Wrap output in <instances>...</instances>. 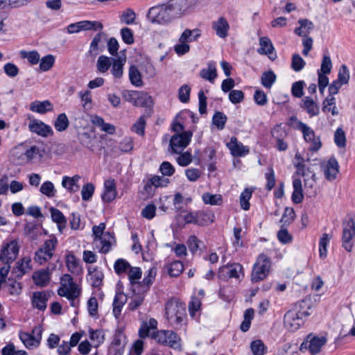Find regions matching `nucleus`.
<instances>
[{
	"mask_svg": "<svg viewBox=\"0 0 355 355\" xmlns=\"http://www.w3.org/2000/svg\"><path fill=\"white\" fill-rule=\"evenodd\" d=\"M311 297H306L295 304L294 308L284 315V324L290 331H295L304 323V318L310 313L309 310L313 307Z\"/></svg>",
	"mask_w": 355,
	"mask_h": 355,
	"instance_id": "f257e3e1",
	"label": "nucleus"
},
{
	"mask_svg": "<svg viewBox=\"0 0 355 355\" xmlns=\"http://www.w3.org/2000/svg\"><path fill=\"white\" fill-rule=\"evenodd\" d=\"M166 317L175 328H180L186 318V309L183 304L175 298L169 300L165 306Z\"/></svg>",
	"mask_w": 355,
	"mask_h": 355,
	"instance_id": "f03ea898",
	"label": "nucleus"
},
{
	"mask_svg": "<svg viewBox=\"0 0 355 355\" xmlns=\"http://www.w3.org/2000/svg\"><path fill=\"white\" fill-rule=\"evenodd\" d=\"M146 17L151 24L161 26L168 25L175 20L166 2L150 8Z\"/></svg>",
	"mask_w": 355,
	"mask_h": 355,
	"instance_id": "7ed1b4c3",
	"label": "nucleus"
},
{
	"mask_svg": "<svg viewBox=\"0 0 355 355\" xmlns=\"http://www.w3.org/2000/svg\"><path fill=\"white\" fill-rule=\"evenodd\" d=\"M271 268V261L269 257L264 254L258 256L251 273V281L253 283L259 282L267 277Z\"/></svg>",
	"mask_w": 355,
	"mask_h": 355,
	"instance_id": "20e7f679",
	"label": "nucleus"
},
{
	"mask_svg": "<svg viewBox=\"0 0 355 355\" xmlns=\"http://www.w3.org/2000/svg\"><path fill=\"white\" fill-rule=\"evenodd\" d=\"M60 284L58 291L60 296L65 297L69 300H76L80 296L81 290L70 275L64 274L60 279Z\"/></svg>",
	"mask_w": 355,
	"mask_h": 355,
	"instance_id": "39448f33",
	"label": "nucleus"
},
{
	"mask_svg": "<svg viewBox=\"0 0 355 355\" xmlns=\"http://www.w3.org/2000/svg\"><path fill=\"white\" fill-rule=\"evenodd\" d=\"M166 3L176 19L189 14L195 5V0H168Z\"/></svg>",
	"mask_w": 355,
	"mask_h": 355,
	"instance_id": "423d86ee",
	"label": "nucleus"
},
{
	"mask_svg": "<svg viewBox=\"0 0 355 355\" xmlns=\"http://www.w3.org/2000/svg\"><path fill=\"white\" fill-rule=\"evenodd\" d=\"M58 244V240L55 236H51L47 239L43 245L35 252L34 260L40 265L44 263L51 259L55 247Z\"/></svg>",
	"mask_w": 355,
	"mask_h": 355,
	"instance_id": "0eeeda50",
	"label": "nucleus"
},
{
	"mask_svg": "<svg viewBox=\"0 0 355 355\" xmlns=\"http://www.w3.org/2000/svg\"><path fill=\"white\" fill-rule=\"evenodd\" d=\"M191 131H184L180 134H175L170 139L169 150L171 153L180 154L187 147L192 137Z\"/></svg>",
	"mask_w": 355,
	"mask_h": 355,
	"instance_id": "6e6552de",
	"label": "nucleus"
},
{
	"mask_svg": "<svg viewBox=\"0 0 355 355\" xmlns=\"http://www.w3.org/2000/svg\"><path fill=\"white\" fill-rule=\"evenodd\" d=\"M326 343L327 338L325 336L319 337L310 334L301 344L300 349L302 352L308 349L312 355H314L320 352L321 347L324 345Z\"/></svg>",
	"mask_w": 355,
	"mask_h": 355,
	"instance_id": "1a4fd4ad",
	"label": "nucleus"
},
{
	"mask_svg": "<svg viewBox=\"0 0 355 355\" xmlns=\"http://www.w3.org/2000/svg\"><path fill=\"white\" fill-rule=\"evenodd\" d=\"M19 245L17 240H12L3 245L0 251V261L3 263H11L18 256Z\"/></svg>",
	"mask_w": 355,
	"mask_h": 355,
	"instance_id": "9d476101",
	"label": "nucleus"
},
{
	"mask_svg": "<svg viewBox=\"0 0 355 355\" xmlns=\"http://www.w3.org/2000/svg\"><path fill=\"white\" fill-rule=\"evenodd\" d=\"M42 331V327L37 325L33 329L31 334L21 332L19 338L27 348L37 347L40 344Z\"/></svg>",
	"mask_w": 355,
	"mask_h": 355,
	"instance_id": "9b49d317",
	"label": "nucleus"
},
{
	"mask_svg": "<svg viewBox=\"0 0 355 355\" xmlns=\"http://www.w3.org/2000/svg\"><path fill=\"white\" fill-rule=\"evenodd\" d=\"M105 229V224L104 223H100L98 225H95L92 228L93 235L95 237V240H99L102 245L101 248V252L103 254L107 253L111 248L110 238H112L110 233L103 234Z\"/></svg>",
	"mask_w": 355,
	"mask_h": 355,
	"instance_id": "f8f14e48",
	"label": "nucleus"
},
{
	"mask_svg": "<svg viewBox=\"0 0 355 355\" xmlns=\"http://www.w3.org/2000/svg\"><path fill=\"white\" fill-rule=\"evenodd\" d=\"M243 273V266L239 263H232L223 266L220 268L218 276L223 279L230 278L239 279Z\"/></svg>",
	"mask_w": 355,
	"mask_h": 355,
	"instance_id": "ddd939ff",
	"label": "nucleus"
},
{
	"mask_svg": "<svg viewBox=\"0 0 355 355\" xmlns=\"http://www.w3.org/2000/svg\"><path fill=\"white\" fill-rule=\"evenodd\" d=\"M298 128L302 131L305 141L311 143L310 150L311 151H317L319 150L322 144L320 138H315L314 131L302 122H299Z\"/></svg>",
	"mask_w": 355,
	"mask_h": 355,
	"instance_id": "4468645a",
	"label": "nucleus"
},
{
	"mask_svg": "<svg viewBox=\"0 0 355 355\" xmlns=\"http://www.w3.org/2000/svg\"><path fill=\"white\" fill-rule=\"evenodd\" d=\"M355 235L354 223L350 220L345 225L343 230L342 241L343 247L347 251L351 252L352 249V241Z\"/></svg>",
	"mask_w": 355,
	"mask_h": 355,
	"instance_id": "2eb2a0df",
	"label": "nucleus"
},
{
	"mask_svg": "<svg viewBox=\"0 0 355 355\" xmlns=\"http://www.w3.org/2000/svg\"><path fill=\"white\" fill-rule=\"evenodd\" d=\"M28 128L31 132L42 137H48L53 134L52 128L49 125L37 119L30 121Z\"/></svg>",
	"mask_w": 355,
	"mask_h": 355,
	"instance_id": "dca6fc26",
	"label": "nucleus"
},
{
	"mask_svg": "<svg viewBox=\"0 0 355 355\" xmlns=\"http://www.w3.org/2000/svg\"><path fill=\"white\" fill-rule=\"evenodd\" d=\"M323 168L325 178L329 181L336 179V175L339 171V166L336 159L331 157L326 164L322 165Z\"/></svg>",
	"mask_w": 355,
	"mask_h": 355,
	"instance_id": "f3484780",
	"label": "nucleus"
},
{
	"mask_svg": "<svg viewBox=\"0 0 355 355\" xmlns=\"http://www.w3.org/2000/svg\"><path fill=\"white\" fill-rule=\"evenodd\" d=\"M300 105L311 117L318 116L320 113V106L317 101L310 96L304 97Z\"/></svg>",
	"mask_w": 355,
	"mask_h": 355,
	"instance_id": "a211bd4d",
	"label": "nucleus"
},
{
	"mask_svg": "<svg viewBox=\"0 0 355 355\" xmlns=\"http://www.w3.org/2000/svg\"><path fill=\"white\" fill-rule=\"evenodd\" d=\"M259 45V53L268 55L271 60H275L277 58V56L275 52V48L271 40L268 37H260Z\"/></svg>",
	"mask_w": 355,
	"mask_h": 355,
	"instance_id": "6ab92c4d",
	"label": "nucleus"
},
{
	"mask_svg": "<svg viewBox=\"0 0 355 355\" xmlns=\"http://www.w3.org/2000/svg\"><path fill=\"white\" fill-rule=\"evenodd\" d=\"M227 146L230 150L231 153L234 157H242L248 154L250 150L248 147L239 142L235 137H232L230 141L227 144Z\"/></svg>",
	"mask_w": 355,
	"mask_h": 355,
	"instance_id": "aec40b11",
	"label": "nucleus"
},
{
	"mask_svg": "<svg viewBox=\"0 0 355 355\" xmlns=\"http://www.w3.org/2000/svg\"><path fill=\"white\" fill-rule=\"evenodd\" d=\"M33 280L35 284L39 287L46 286L51 280L49 269L45 268L35 271L33 274Z\"/></svg>",
	"mask_w": 355,
	"mask_h": 355,
	"instance_id": "412c9836",
	"label": "nucleus"
},
{
	"mask_svg": "<svg viewBox=\"0 0 355 355\" xmlns=\"http://www.w3.org/2000/svg\"><path fill=\"white\" fill-rule=\"evenodd\" d=\"M212 28L219 37L225 38L227 37L230 25L225 17H220L216 21H213Z\"/></svg>",
	"mask_w": 355,
	"mask_h": 355,
	"instance_id": "4be33fe9",
	"label": "nucleus"
},
{
	"mask_svg": "<svg viewBox=\"0 0 355 355\" xmlns=\"http://www.w3.org/2000/svg\"><path fill=\"white\" fill-rule=\"evenodd\" d=\"M49 296L50 295L46 291H37L33 293L32 297L33 306L40 311L45 310Z\"/></svg>",
	"mask_w": 355,
	"mask_h": 355,
	"instance_id": "5701e85b",
	"label": "nucleus"
},
{
	"mask_svg": "<svg viewBox=\"0 0 355 355\" xmlns=\"http://www.w3.org/2000/svg\"><path fill=\"white\" fill-rule=\"evenodd\" d=\"M31 259L30 257H24L20 261L17 263V266L12 270V274L17 278H21L23 275L29 272L31 268Z\"/></svg>",
	"mask_w": 355,
	"mask_h": 355,
	"instance_id": "b1692460",
	"label": "nucleus"
},
{
	"mask_svg": "<svg viewBox=\"0 0 355 355\" xmlns=\"http://www.w3.org/2000/svg\"><path fill=\"white\" fill-rule=\"evenodd\" d=\"M116 196V185L114 180L109 179L104 182V193L102 195L103 201L110 202L112 201Z\"/></svg>",
	"mask_w": 355,
	"mask_h": 355,
	"instance_id": "393cba45",
	"label": "nucleus"
},
{
	"mask_svg": "<svg viewBox=\"0 0 355 355\" xmlns=\"http://www.w3.org/2000/svg\"><path fill=\"white\" fill-rule=\"evenodd\" d=\"M106 39V34L104 32L98 33L93 38L89 50V53L92 56H96L99 53L100 44Z\"/></svg>",
	"mask_w": 355,
	"mask_h": 355,
	"instance_id": "a878e982",
	"label": "nucleus"
},
{
	"mask_svg": "<svg viewBox=\"0 0 355 355\" xmlns=\"http://www.w3.org/2000/svg\"><path fill=\"white\" fill-rule=\"evenodd\" d=\"M128 297L122 292L116 293L113 300V313L116 318L121 314L123 305L127 302Z\"/></svg>",
	"mask_w": 355,
	"mask_h": 355,
	"instance_id": "bb28decb",
	"label": "nucleus"
},
{
	"mask_svg": "<svg viewBox=\"0 0 355 355\" xmlns=\"http://www.w3.org/2000/svg\"><path fill=\"white\" fill-rule=\"evenodd\" d=\"M30 110L40 114H45L53 110V105L49 101H35L31 103Z\"/></svg>",
	"mask_w": 355,
	"mask_h": 355,
	"instance_id": "cd10ccee",
	"label": "nucleus"
},
{
	"mask_svg": "<svg viewBox=\"0 0 355 355\" xmlns=\"http://www.w3.org/2000/svg\"><path fill=\"white\" fill-rule=\"evenodd\" d=\"M112 73L116 78H120L123 76V67L125 62V57L119 56L116 58H112Z\"/></svg>",
	"mask_w": 355,
	"mask_h": 355,
	"instance_id": "c85d7f7f",
	"label": "nucleus"
},
{
	"mask_svg": "<svg viewBox=\"0 0 355 355\" xmlns=\"http://www.w3.org/2000/svg\"><path fill=\"white\" fill-rule=\"evenodd\" d=\"M51 218L53 222L58 225L60 232H62V230L65 228L67 224V220L63 214L58 209L51 207L50 209Z\"/></svg>",
	"mask_w": 355,
	"mask_h": 355,
	"instance_id": "c756f323",
	"label": "nucleus"
},
{
	"mask_svg": "<svg viewBox=\"0 0 355 355\" xmlns=\"http://www.w3.org/2000/svg\"><path fill=\"white\" fill-rule=\"evenodd\" d=\"M80 179L79 175H74L72 178L64 176L62 181V186L71 193L78 191L79 186L77 182Z\"/></svg>",
	"mask_w": 355,
	"mask_h": 355,
	"instance_id": "7c9ffc66",
	"label": "nucleus"
},
{
	"mask_svg": "<svg viewBox=\"0 0 355 355\" xmlns=\"http://www.w3.org/2000/svg\"><path fill=\"white\" fill-rule=\"evenodd\" d=\"M200 76L202 78L214 83V79L217 77V71L215 64L210 62L207 64V69H202L200 71Z\"/></svg>",
	"mask_w": 355,
	"mask_h": 355,
	"instance_id": "2f4dec72",
	"label": "nucleus"
},
{
	"mask_svg": "<svg viewBox=\"0 0 355 355\" xmlns=\"http://www.w3.org/2000/svg\"><path fill=\"white\" fill-rule=\"evenodd\" d=\"M66 264L68 270L75 274H79L82 272V268L80 265L79 261L76 259L74 254L70 253L66 256Z\"/></svg>",
	"mask_w": 355,
	"mask_h": 355,
	"instance_id": "473e14b6",
	"label": "nucleus"
},
{
	"mask_svg": "<svg viewBox=\"0 0 355 355\" xmlns=\"http://www.w3.org/2000/svg\"><path fill=\"white\" fill-rule=\"evenodd\" d=\"M129 78L130 83L136 87H140L144 85L141 73L135 65H132L129 68Z\"/></svg>",
	"mask_w": 355,
	"mask_h": 355,
	"instance_id": "72a5a7b5",
	"label": "nucleus"
},
{
	"mask_svg": "<svg viewBox=\"0 0 355 355\" xmlns=\"http://www.w3.org/2000/svg\"><path fill=\"white\" fill-rule=\"evenodd\" d=\"M168 274L173 277H178L184 270V265L180 261H174L166 266Z\"/></svg>",
	"mask_w": 355,
	"mask_h": 355,
	"instance_id": "f704fd0d",
	"label": "nucleus"
},
{
	"mask_svg": "<svg viewBox=\"0 0 355 355\" xmlns=\"http://www.w3.org/2000/svg\"><path fill=\"white\" fill-rule=\"evenodd\" d=\"M214 220V214L211 211H198L197 225L205 226L213 223Z\"/></svg>",
	"mask_w": 355,
	"mask_h": 355,
	"instance_id": "c9c22d12",
	"label": "nucleus"
},
{
	"mask_svg": "<svg viewBox=\"0 0 355 355\" xmlns=\"http://www.w3.org/2000/svg\"><path fill=\"white\" fill-rule=\"evenodd\" d=\"M169 183V180L162 176L155 175L152 177L148 182L144 186V189L148 191V189L151 188V186L158 187H166Z\"/></svg>",
	"mask_w": 355,
	"mask_h": 355,
	"instance_id": "e433bc0d",
	"label": "nucleus"
},
{
	"mask_svg": "<svg viewBox=\"0 0 355 355\" xmlns=\"http://www.w3.org/2000/svg\"><path fill=\"white\" fill-rule=\"evenodd\" d=\"M277 76L275 73L270 70L262 73L261 77V83L266 89H270L276 81Z\"/></svg>",
	"mask_w": 355,
	"mask_h": 355,
	"instance_id": "4c0bfd02",
	"label": "nucleus"
},
{
	"mask_svg": "<svg viewBox=\"0 0 355 355\" xmlns=\"http://www.w3.org/2000/svg\"><path fill=\"white\" fill-rule=\"evenodd\" d=\"M121 334H116L112 342L109 352L111 355H122L123 347L121 346Z\"/></svg>",
	"mask_w": 355,
	"mask_h": 355,
	"instance_id": "58836bf2",
	"label": "nucleus"
},
{
	"mask_svg": "<svg viewBox=\"0 0 355 355\" xmlns=\"http://www.w3.org/2000/svg\"><path fill=\"white\" fill-rule=\"evenodd\" d=\"M96 139V137L87 132H83L79 135L80 142L86 148L91 150H93L94 146V144Z\"/></svg>",
	"mask_w": 355,
	"mask_h": 355,
	"instance_id": "ea45409f",
	"label": "nucleus"
},
{
	"mask_svg": "<svg viewBox=\"0 0 355 355\" xmlns=\"http://www.w3.org/2000/svg\"><path fill=\"white\" fill-rule=\"evenodd\" d=\"M202 198L205 204L211 205H220L223 202L222 196L220 194L205 193L202 195Z\"/></svg>",
	"mask_w": 355,
	"mask_h": 355,
	"instance_id": "a19ab883",
	"label": "nucleus"
},
{
	"mask_svg": "<svg viewBox=\"0 0 355 355\" xmlns=\"http://www.w3.org/2000/svg\"><path fill=\"white\" fill-rule=\"evenodd\" d=\"M69 125V119L64 113L60 114L54 123L55 128L59 132L65 130Z\"/></svg>",
	"mask_w": 355,
	"mask_h": 355,
	"instance_id": "79ce46f5",
	"label": "nucleus"
},
{
	"mask_svg": "<svg viewBox=\"0 0 355 355\" xmlns=\"http://www.w3.org/2000/svg\"><path fill=\"white\" fill-rule=\"evenodd\" d=\"M112 59L105 55H101L97 60V69L101 73L106 72L112 64Z\"/></svg>",
	"mask_w": 355,
	"mask_h": 355,
	"instance_id": "37998d69",
	"label": "nucleus"
},
{
	"mask_svg": "<svg viewBox=\"0 0 355 355\" xmlns=\"http://www.w3.org/2000/svg\"><path fill=\"white\" fill-rule=\"evenodd\" d=\"M141 93L137 91L123 90L122 92V96L125 101L131 103L135 106H137V100L140 98Z\"/></svg>",
	"mask_w": 355,
	"mask_h": 355,
	"instance_id": "c03bdc74",
	"label": "nucleus"
},
{
	"mask_svg": "<svg viewBox=\"0 0 355 355\" xmlns=\"http://www.w3.org/2000/svg\"><path fill=\"white\" fill-rule=\"evenodd\" d=\"M295 211L293 208L286 207L280 220L282 226L289 225L295 219Z\"/></svg>",
	"mask_w": 355,
	"mask_h": 355,
	"instance_id": "a18cd8bd",
	"label": "nucleus"
},
{
	"mask_svg": "<svg viewBox=\"0 0 355 355\" xmlns=\"http://www.w3.org/2000/svg\"><path fill=\"white\" fill-rule=\"evenodd\" d=\"M226 121L227 116L221 112H216L212 117V123L220 130L225 128Z\"/></svg>",
	"mask_w": 355,
	"mask_h": 355,
	"instance_id": "49530a36",
	"label": "nucleus"
},
{
	"mask_svg": "<svg viewBox=\"0 0 355 355\" xmlns=\"http://www.w3.org/2000/svg\"><path fill=\"white\" fill-rule=\"evenodd\" d=\"M40 60V69L42 71H49L52 68L55 62V58L52 55H47L43 57Z\"/></svg>",
	"mask_w": 355,
	"mask_h": 355,
	"instance_id": "de8ad7c7",
	"label": "nucleus"
},
{
	"mask_svg": "<svg viewBox=\"0 0 355 355\" xmlns=\"http://www.w3.org/2000/svg\"><path fill=\"white\" fill-rule=\"evenodd\" d=\"M80 24L81 25V29L83 31H88V30H102L103 28V26L102 23L97 21H80Z\"/></svg>",
	"mask_w": 355,
	"mask_h": 355,
	"instance_id": "09e8293b",
	"label": "nucleus"
},
{
	"mask_svg": "<svg viewBox=\"0 0 355 355\" xmlns=\"http://www.w3.org/2000/svg\"><path fill=\"white\" fill-rule=\"evenodd\" d=\"M306 64L304 59L299 54H293L291 60V68L295 71H300Z\"/></svg>",
	"mask_w": 355,
	"mask_h": 355,
	"instance_id": "8fccbe9b",
	"label": "nucleus"
},
{
	"mask_svg": "<svg viewBox=\"0 0 355 355\" xmlns=\"http://www.w3.org/2000/svg\"><path fill=\"white\" fill-rule=\"evenodd\" d=\"M89 338L95 347H98L104 340V334L101 330H90Z\"/></svg>",
	"mask_w": 355,
	"mask_h": 355,
	"instance_id": "3c124183",
	"label": "nucleus"
},
{
	"mask_svg": "<svg viewBox=\"0 0 355 355\" xmlns=\"http://www.w3.org/2000/svg\"><path fill=\"white\" fill-rule=\"evenodd\" d=\"M21 57L22 58H26L31 64H36L40 61V54L36 51H21L20 52Z\"/></svg>",
	"mask_w": 355,
	"mask_h": 355,
	"instance_id": "603ef678",
	"label": "nucleus"
},
{
	"mask_svg": "<svg viewBox=\"0 0 355 355\" xmlns=\"http://www.w3.org/2000/svg\"><path fill=\"white\" fill-rule=\"evenodd\" d=\"M146 126V119L144 116H140L138 120L132 125L131 130L138 134L139 135L143 136L144 135V130Z\"/></svg>",
	"mask_w": 355,
	"mask_h": 355,
	"instance_id": "864d4df0",
	"label": "nucleus"
},
{
	"mask_svg": "<svg viewBox=\"0 0 355 355\" xmlns=\"http://www.w3.org/2000/svg\"><path fill=\"white\" fill-rule=\"evenodd\" d=\"M252 191L250 189H245L240 196V204L244 210H248L250 208L249 200L252 196Z\"/></svg>",
	"mask_w": 355,
	"mask_h": 355,
	"instance_id": "5fc2aeb1",
	"label": "nucleus"
},
{
	"mask_svg": "<svg viewBox=\"0 0 355 355\" xmlns=\"http://www.w3.org/2000/svg\"><path fill=\"white\" fill-rule=\"evenodd\" d=\"M40 192L49 198L53 197L55 193V189L53 184L50 181L44 182L40 189Z\"/></svg>",
	"mask_w": 355,
	"mask_h": 355,
	"instance_id": "6e6d98bb",
	"label": "nucleus"
},
{
	"mask_svg": "<svg viewBox=\"0 0 355 355\" xmlns=\"http://www.w3.org/2000/svg\"><path fill=\"white\" fill-rule=\"evenodd\" d=\"M130 266L129 263L123 259H117L114 263V270L116 273L120 275L123 272H128Z\"/></svg>",
	"mask_w": 355,
	"mask_h": 355,
	"instance_id": "4d7b16f0",
	"label": "nucleus"
},
{
	"mask_svg": "<svg viewBox=\"0 0 355 355\" xmlns=\"http://www.w3.org/2000/svg\"><path fill=\"white\" fill-rule=\"evenodd\" d=\"M334 141L339 148H344L346 146V137L344 130L338 128L334 134Z\"/></svg>",
	"mask_w": 355,
	"mask_h": 355,
	"instance_id": "13d9d810",
	"label": "nucleus"
},
{
	"mask_svg": "<svg viewBox=\"0 0 355 355\" xmlns=\"http://www.w3.org/2000/svg\"><path fill=\"white\" fill-rule=\"evenodd\" d=\"M331 236L328 234H323L320 239L319 242V252L320 257H326L327 254V246L331 239Z\"/></svg>",
	"mask_w": 355,
	"mask_h": 355,
	"instance_id": "bf43d9fd",
	"label": "nucleus"
},
{
	"mask_svg": "<svg viewBox=\"0 0 355 355\" xmlns=\"http://www.w3.org/2000/svg\"><path fill=\"white\" fill-rule=\"evenodd\" d=\"M305 83L303 80H299L294 83L291 87V93L294 97L301 98L304 95V86Z\"/></svg>",
	"mask_w": 355,
	"mask_h": 355,
	"instance_id": "052dcab7",
	"label": "nucleus"
},
{
	"mask_svg": "<svg viewBox=\"0 0 355 355\" xmlns=\"http://www.w3.org/2000/svg\"><path fill=\"white\" fill-rule=\"evenodd\" d=\"M254 102L260 106H264L268 103L267 95L261 89H257L253 95Z\"/></svg>",
	"mask_w": 355,
	"mask_h": 355,
	"instance_id": "680f3d73",
	"label": "nucleus"
},
{
	"mask_svg": "<svg viewBox=\"0 0 355 355\" xmlns=\"http://www.w3.org/2000/svg\"><path fill=\"white\" fill-rule=\"evenodd\" d=\"M180 338L176 333L168 330L166 346L172 348H177L180 345Z\"/></svg>",
	"mask_w": 355,
	"mask_h": 355,
	"instance_id": "e2e57ef3",
	"label": "nucleus"
},
{
	"mask_svg": "<svg viewBox=\"0 0 355 355\" xmlns=\"http://www.w3.org/2000/svg\"><path fill=\"white\" fill-rule=\"evenodd\" d=\"M94 192V186L92 183L85 184L81 191L82 199L88 201L91 199Z\"/></svg>",
	"mask_w": 355,
	"mask_h": 355,
	"instance_id": "0e129e2a",
	"label": "nucleus"
},
{
	"mask_svg": "<svg viewBox=\"0 0 355 355\" xmlns=\"http://www.w3.org/2000/svg\"><path fill=\"white\" fill-rule=\"evenodd\" d=\"M285 227L286 226L282 225L280 230L277 232L278 240L282 243H284V244L288 243L291 242V241H292V236L291 234H289V232L285 228Z\"/></svg>",
	"mask_w": 355,
	"mask_h": 355,
	"instance_id": "69168bd1",
	"label": "nucleus"
},
{
	"mask_svg": "<svg viewBox=\"0 0 355 355\" xmlns=\"http://www.w3.org/2000/svg\"><path fill=\"white\" fill-rule=\"evenodd\" d=\"M251 350L254 355H263L265 352V346L260 340H257L251 343Z\"/></svg>",
	"mask_w": 355,
	"mask_h": 355,
	"instance_id": "338daca9",
	"label": "nucleus"
},
{
	"mask_svg": "<svg viewBox=\"0 0 355 355\" xmlns=\"http://www.w3.org/2000/svg\"><path fill=\"white\" fill-rule=\"evenodd\" d=\"M176 160L180 166H187L192 162L191 153L189 151L181 153Z\"/></svg>",
	"mask_w": 355,
	"mask_h": 355,
	"instance_id": "774afa93",
	"label": "nucleus"
}]
</instances>
